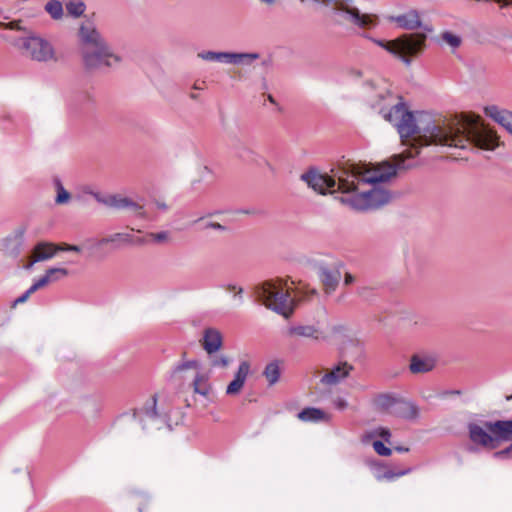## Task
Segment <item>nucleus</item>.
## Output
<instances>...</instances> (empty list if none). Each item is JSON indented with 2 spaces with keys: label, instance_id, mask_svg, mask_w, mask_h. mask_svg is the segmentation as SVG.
I'll use <instances>...</instances> for the list:
<instances>
[{
  "label": "nucleus",
  "instance_id": "obj_1",
  "mask_svg": "<svg viewBox=\"0 0 512 512\" xmlns=\"http://www.w3.org/2000/svg\"><path fill=\"white\" fill-rule=\"evenodd\" d=\"M368 102L400 135L404 151L395 154L393 163L388 161L377 165L354 163L355 177L349 181L348 191L340 201L354 210L364 211L379 208L390 202L391 193L378 184L396 175L397 168L404 161L420 153L424 146H448L467 148L474 146L494 150L498 146L497 137L487 129L475 115L461 114L454 117L435 115L429 112L413 113L391 93L386 81L366 83Z\"/></svg>",
  "mask_w": 512,
  "mask_h": 512
},
{
  "label": "nucleus",
  "instance_id": "obj_2",
  "mask_svg": "<svg viewBox=\"0 0 512 512\" xmlns=\"http://www.w3.org/2000/svg\"><path fill=\"white\" fill-rule=\"evenodd\" d=\"M290 290L286 281L275 279L257 286L255 293L258 300L262 301L267 308L288 318L293 313L297 301L308 299L316 294V290L309 287H297L294 290V296L291 295Z\"/></svg>",
  "mask_w": 512,
  "mask_h": 512
},
{
  "label": "nucleus",
  "instance_id": "obj_3",
  "mask_svg": "<svg viewBox=\"0 0 512 512\" xmlns=\"http://www.w3.org/2000/svg\"><path fill=\"white\" fill-rule=\"evenodd\" d=\"M353 165L354 163L347 162L342 166L333 168L330 175L310 169L301 175V180L319 194L340 192L342 196H345L350 184L349 181H352L355 177Z\"/></svg>",
  "mask_w": 512,
  "mask_h": 512
},
{
  "label": "nucleus",
  "instance_id": "obj_4",
  "mask_svg": "<svg viewBox=\"0 0 512 512\" xmlns=\"http://www.w3.org/2000/svg\"><path fill=\"white\" fill-rule=\"evenodd\" d=\"M12 44L23 57L31 61L44 64H55L59 61V55L52 43L38 35L19 37Z\"/></svg>",
  "mask_w": 512,
  "mask_h": 512
},
{
  "label": "nucleus",
  "instance_id": "obj_5",
  "mask_svg": "<svg viewBox=\"0 0 512 512\" xmlns=\"http://www.w3.org/2000/svg\"><path fill=\"white\" fill-rule=\"evenodd\" d=\"M426 35L422 33L405 34L393 41L374 40V42L401 58L406 65L410 64L409 57L419 54L425 46Z\"/></svg>",
  "mask_w": 512,
  "mask_h": 512
},
{
  "label": "nucleus",
  "instance_id": "obj_6",
  "mask_svg": "<svg viewBox=\"0 0 512 512\" xmlns=\"http://www.w3.org/2000/svg\"><path fill=\"white\" fill-rule=\"evenodd\" d=\"M81 60L86 70L96 71L119 66L122 57L112 49L107 41H104L89 50H83Z\"/></svg>",
  "mask_w": 512,
  "mask_h": 512
},
{
  "label": "nucleus",
  "instance_id": "obj_7",
  "mask_svg": "<svg viewBox=\"0 0 512 512\" xmlns=\"http://www.w3.org/2000/svg\"><path fill=\"white\" fill-rule=\"evenodd\" d=\"M174 374L183 380L191 378L194 392L204 397L209 396L211 386L208 382V375L201 371L200 363L197 360L180 363L175 367Z\"/></svg>",
  "mask_w": 512,
  "mask_h": 512
},
{
  "label": "nucleus",
  "instance_id": "obj_8",
  "mask_svg": "<svg viewBox=\"0 0 512 512\" xmlns=\"http://www.w3.org/2000/svg\"><path fill=\"white\" fill-rule=\"evenodd\" d=\"M197 57L209 62H219L233 65H250L253 61L260 58L258 53H238L224 51H201Z\"/></svg>",
  "mask_w": 512,
  "mask_h": 512
},
{
  "label": "nucleus",
  "instance_id": "obj_9",
  "mask_svg": "<svg viewBox=\"0 0 512 512\" xmlns=\"http://www.w3.org/2000/svg\"><path fill=\"white\" fill-rule=\"evenodd\" d=\"M97 202L116 210H128L136 215H142V205L132 199L120 194H103L100 192H89Z\"/></svg>",
  "mask_w": 512,
  "mask_h": 512
},
{
  "label": "nucleus",
  "instance_id": "obj_10",
  "mask_svg": "<svg viewBox=\"0 0 512 512\" xmlns=\"http://www.w3.org/2000/svg\"><path fill=\"white\" fill-rule=\"evenodd\" d=\"M77 39L80 47V54L83 50H89L104 41L106 39L98 30L95 22L91 19H84L80 22L77 30Z\"/></svg>",
  "mask_w": 512,
  "mask_h": 512
},
{
  "label": "nucleus",
  "instance_id": "obj_11",
  "mask_svg": "<svg viewBox=\"0 0 512 512\" xmlns=\"http://www.w3.org/2000/svg\"><path fill=\"white\" fill-rule=\"evenodd\" d=\"M25 234L26 227L24 225H19L3 237L0 240L1 254L7 258L17 259L23 248Z\"/></svg>",
  "mask_w": 512,
  "mask_h": 512
},
{
  "label": "nucleus",
  "instance_id": "obj_12",
  "mask_svg": "<svg viewBox=\"0 0 512 512\" xmlns=\"http://www.w3.org/2000/svg\"><path fill=\"white\" fill-rule=\"evenodd\" d=\"M352 370L353 366L351 364L340 362L331 369H327L320 382L327 386L336 385L347 378Z\"/></svg>",
  "mask_w": 512,
  "mask_h": 512
},
{
  "label": "nucleus",
  "instance_id": "obj_13",
  "mask_svg": "<svg viewBox=\"0 0 512 512\" xmlns=\"http://www.w3.org/2000/svg\"><path fill=\"white\" fill-rule=\"evenodd\" d=\"M134 418H139L140 422H143V429H147V425L151 428H159L162 420L156 411V398L152 397L151 400L139 411L135 412Z\"/></svg>",
  "mask_w": 512,
  "mask_h": 512
},
{
  "label": "nucleus",
  "instance_id": "obj_14",
  "mask_svg": "<svg viewBox=\"0 0 512 512\" xmlns=\"http://www.w3.org/2000/svg\"><path fill=\"white\" fill-rule=\"evenodd\" d=\"M468 432L470 440L476 445L487 448H495L497 446L494 441V436L486 429L485 422L483 426L470 423L468 425Z\"/></svg>",
  "mask_w": 512,
  "mask_h": 512
},
{
  "label": "nucleus",
  "instance_id": "obj_15",
  "mask_svg": "<svg viewBox=\"0 0 512 512\" xmlns=\"http://www.w3.org/2000/svg\"><path fill=\"white\" fill-rule=\"evenodd\" d=\"M318 275L327 294L335 291L342 277L341 271L335 266H321Z\"/></svg>",
  "mask_w": 512,
  "mask_h": 512
},
{
  "label": "nucleus",
  "instance_id": "obj_16",
  "mask_svg": "<svg viewBox=\"0 0 512 512\" xmlns=\"http://www.w3.org/2000/svg\"><path fill=\"white\" fill-rule=\"evenodd\" d=\"M287 334L289 337L295 339L306 338L315 341L327 340V337L324 335V332L314 325H294L288 329Z\"/></svg>",
  "mask_w": 512,
  "mask_h": 512
},
{
  "label": "nucleus",
  "instance_id": "obj_17",
  "mask_svg": "<svg viewBox=\"0 0 512 512\" xmlns=\"http://www.w3.org/2000/svg\"><path fill=\"white\" fill-rule=\"evenodd\" d=\"M485 427L494 436L495 444L499 441L512 440V419L495 422L486 421Z\"/></svg>",
  "mask_w": 512,
  "mask_h": 512
},
{
  "label": "nucleus",
  "instance_id": "obj_18",
  "mask_svg": "<svg viewBox=\"0 0 512 512\" xmlns=\"http://www.w3.org/2000/svg\"><path fill=\"white\" fill-rule=\"evenodd\" d=\"M436 359L428 354H414L411 357L409 369L413 374L427 373L433 370Z\"/></svg>",
  "mask_w": 512,
  "mask_h": 512
},
{
  "label": "nucleus",
  "instance_id": "obj_19",
  "mask_svg": "<svg viewBox=\"0 0 512 512\" xmlns=\"http://www.w3.org/2000/svg\"><path fill=\"white\" fill-rule=\"evenodd\" d=\"M250 372V364L248 361H242L234 375V379L228 384L226 394L237 395L242 390L247 376Z\"/></svg>",
  "mask_w": 512,
  "mask_h": 512
},
{
  "label": "nucleus",
  "instance_id": "obj_20",
  "mask_svg": "<svg viewBox=\"0 0 512 512\" xmlns=\"http://www.w3.org/2000/svg\"><path fill=\"white\" fill-rule=\"evenodd\" d=\"M486 116L493 119L495 122L503 126L507 131L512 134V112L500 109L496 105L486 106L484 108Z\"/></svg>",
  "mask_w": 512,
  "mask_h": 512
},
{
  "label": "nucleus",
  "instance_id": "obj_21",
  "mask_svg": "<svg viewBox=\"0 0 512 512\" xmlns=\"http://www.w3.org/2000/svg\"><path fill=\"white\" fill-rule=\"evenodd\" d=\"M202 345H203L204 350L209 355L214 354L222 347L221 333L214 328L206 329L204 332Z\"/></svg>",
  "mask_w": 512,
  "mask_h": 512
},
{
  "label": "nucleus",
  "instance_id": "obj_22",
  "mask_svg": "<svg viewBox=\"0 0 512 512\" xmlns=\"http://www.w3.org/2000/svg\"><path fill=\"white\" fill-rule=\"evenodd\" d=\"M392 415L403 419H416L419 416V408L412 402L398 398Z\"/></svg>",
  "mask_w": 512,
  "mask_h": 512
},
{
  "label": "nucleus",
  "instance_id": "obj_23",
  "mask_svg": "<svg viewBox=\"0 0 512 512\" xmlns=\"http://www.w3.org/2000/svg\"><path fill=\"white\" fill-rule=\"evenodd\" d=\"M399 27L407 30H414L421 26V20L416 10H410L393 18Z\"/></svg>",
  "mask_w": 512,
  "mask_h": 512
},
{
  "label": "nucleus",
  "instance_id": "obj_24",
  "mask_svg": "<svg viewBox=\"0 0 512 512\" xmlns=\"http://www.w3.org/2000/svg\"><path fill=\"white\" fill-rule=\"evenodd\" d=\"M57 251V245L41 242L34 247L32 254L35 256V260L39 262L52 258Z\"/></svg>",
  "mask_w": 512,
  "mask_h": 512
},
{
  "label": "nucleus",
  "instance_id": "obj_25",
  "mask_svg": "<svg viewBox=\"0 0 512 512\" xmlns=\"http://www.w3.org/2000/svg\"><path fill=\"white\" fill-rule=\"evenodd\" d=\"M397 401L398 398L390 394H380L375 398L374 403L377 409L392 415Z\"/></svg>",
  "mask_w": 512,
  "mask_h": 512
},
{
  "label": "nucleus",
  "instance_id": "obj_26",
  "mask_svg": "<svg viewBox=\"0 0 512 512\" xmlns=\"http://www.w3.org/2000/svg\"><path fill=\"white\" fill-rule=\"evenodd\" d=\"M134 237L133 235L129 233H115L110 236L104 237L100 239L97 243L98 246H103L109 243H116V244H132L134 243Z\"/></svg>",
  "mask_w": 512,
  "mask_h": 512
},
{
  "label": "nucleus",
  "instance_id": "obj_27",
  "mask_svg": "<svg viewBox=\"0 0 512 512\" xmlns=\"http://www.w3.org/2000/svg\"><path fill=\"white\" fill-rule=\"evenodd\" d=\"M349 328L343 324H335L329 327L327 332H324V335L327 337L326 341L334 340L341 341L344 338L349 337Z\"/></svg>",
  "mask_w": 512,
  "mask_h": 512
},
{
  "label": "nucleus",
  "instance_id": "obj_28",
  "mask_svg": "<svg viewBox=\"0 0 512 512\" xmlns=\"http://www.w3.org/2000/svg\"><path fill=\"white\" fill-rule=\"evenodd\" d=\"M281 367L279 361H272L265 366L263 375L270 386L276 384L280 378Z\"/></svg>",
  "mask_w": 512,
  "mask_h": 512
},
{
  "label": "nucleus",
  "instance_id": "obj_29",
  "mask_svg": "<svg viewBox=\"0 0 512 512\" xmlns=\"http://www.w3.org/2000/svg\"><path fill=\"white\" fill-rule=\"evenodd\" d=\"M297 417L299 420L304 422H317L323 420L325 418V414L320 409L309 407L299 412Z\"/></svg>",
  "mask_w": 512,
  "mask_h": 512
},
{
  "label": "nucleus",
  "instance_id": "obj_30",
  "mask_svg": "<svg viewBox=\"0 0 512 512\" xmlns=\"http://www.w3.org/2000/svg\"><path fill=\"white\" fill-rule=\"evenodd\" d=\"M45 11L53 18L54 20H59L63 17L64 11L62 3L58 0H50L45 5Z\"/></svg>",
  "mask_w": 512,
  "mask_h": 512
},
{
  "label": "nucleus",
  "instance_id": "obj_31",
  "mask_svg": "<svg viewBox=\"0 0 512 512\" xmlns=\"http://www.w3.org/2000/svg\"><path fill=\"white\" fill-rule=\"evenodd\" d=\"M54 185L57 193L55 203L58 205L67 204L71 199V194L63 187L59 179L54 181Z\"/></svg>",
  "mask_w": 512,
  "mask_h": 512
},
{
  "label": "nucleus",
  "instance_id": "obj_32",
  "mask_svg": "<svg viewBox=\"0 0 512 512\" xmlns=\"http://www.w3.org/2000/svg\"><path fill=\"white\" fill-rule=\"evenodd\" d=\"M66 9L71 16L79 17L85 11V4L80 0H71L66 3Z\"/></svg>",
  "mask_w": 512,
  "mask_h": 512
},
{
  "label": "nucleus",
  "instance_id": "obj_33",
  "mask_svg": "<svg viewBox=\"0 0 512 512\" xmlns=\"http://www.w3.org/2000/svg\"><path fill=\"white\" fill-rule=\"evenodd\" d=\"M210 364L213 367L226 368L230 364V358L225 355H210Z\"/></svg>",
  "mask_w": 512,
  "mask_h": 512
},
{
  "label": "nucleus",
  "instance_id": "obj_34",
  "mask_svg": "<svg viewBox=\"0 0 512 512\" xmlns=\"http://www.w3.org/2000/svg\"><path fill=\"white\" fill-rule=\"evenodd\" d=\"M46 275L50 276L51 282H55L68 275V270L65 268H50L46 271Z\"/></svg>",
  "mask_w": 512,
  "mask_h": 512
},
{
  "label": "nucleus",
  "instance_id": "obj_35",
  "mask_svg": "<svg viewBox=\"0 0 512 512\" xmlns=\"http://www.w3.org/2000/svg\"><path fill=\"white\" fill-rule=\"evenodd\" d=\"M442 40L452 48H457L461 44V38L451 32H444L442 34Z\"/></svg>",
  "mask_w": 512,
  "mask_h": 512
},
{
  "label": "nucleus",
  "instance_id": "obj_36",
  "mask_svg": "<svg viewBox=\"0 0 512 512\" xmlns=\"http://www.w3.org/2000/svg\"><path fill=\"white\" fill-rule=\"evenodd\" d=\"M373 448L375 452L381 456H390L392 451L390 448L386 447L381 441H374Z\"/></svg>",
  "mask_w": 512,
  "mask_h": 512
},
{
  "label": "nucleus",
  "instance_id": "obj_37",
  "mask_svg": "<svg viewBox=\"0 0 512 512\" xmlns=\"http://www.w3.org/2000/svg\"><path fill=\"white\" fill-rule=\"evenodd\" d=\"M50 276H47L46 274L42 277H40L31 287L30 292H36L37 290L45 287L47 284L51 283Z\"/></svg>",
  "mask_w": 512,
  "mask_h": 512
},
{
  "label": "nucleus",
  "instance_id": "obj_38",
  "mask_svg": "<svg viewBox=\"0 0 512 512\" xmlns=\"http://www.w3.org/2000/svg\"><path fill=\"white\" fill-rule=\"evenodd\" d=\"M410 471H411V469H406V470L399 471V472H393V471L389 470V471L384 472L382 477L378 476L377 478L379 480L382 478L387 479V480H393L397 477H401V476L408 474Z\"/></svg>",
  "mask_w": 512,
  "mask_h": 512
},
{
  "label": "nucleus",
  "instance_id": "obj_39",
  "mask_svg": "<svg viewBox=\"0 0 512 512\" xmlns=\"http://www.w3.org/2000/svg\"><path fill=\"white\" fill-rule=\"evenodd\" d=\"M0 28L3 29H10V30H23L22 21L21 20H14L10 21L8 23L0 22Z\"/></svg>",
  "mask_w": 512,
  "mask_h": 512
},
{
  "label": "nucleus",
  "instance_id": "obj_40",
  "mask_svg": "<svg viewBox=\"0 0 512 512\" xmlns=\"http://www.w3.org/2000/svg\"><path fill=\"white\" fill-rule=\"evenodd\" d=\"M151 240L156 242H166L169 239V233L166 231L158 232V233H150L148 235Z\"/></svg>",
  "mask_w": 512,
  "mask_h": 512
},
{
  "label": "nucleus",
  "instance_id": "obj_41",
  "mask_svg": "<svg viewBox=\"0 0 512 512\" xmlns=\"http://www.w3.org/2000/svg\"><path fill=\"white\" fill-rule=\"evenodd\" d=\"M511 454H512V444L509 447H507L506 449L495 452L493 454V457L496 459H505V458L510 457Z\"/></svg>",
  "mask_w": 512,
  "mask_h": 512
},
{
  "label": "nucleus",
  "instance_id": "obj_42",
  "mask_svg": "<svg viewBox=\"0 0 512 512\" xmlns=\"http://www.w3.org/2000/svg\"><path fill=\"white\" fill-rule=\"evenodd\" d=\"M58 251H72V252H81V247L77 245H69V244H61L57 245Z\"/></svg>",
  "mask_w": 512,
  "mask_h": 512
},
{
  "label": "nucleus",
  "instance_id": "obj_43",
  "mask_svg": "<svg viewBox=\"0 0 512 512\" xmlns=\"http://www.w3.org/2000/svg\"><path fill=\"white\" fill-rule=\"evenodd\" d=\"M204 229H215V230L225 231L226 227L218 222L208 221L204 224Z\"/></svg>",
  "mask_w": 512,
  "mask_h": 512
},
{
  "label": "nucleus",
  "instance_id": "obj_44",
  "mask_svg": "<svg viewBox=\"0 0 512 512\" xmlns=\"http://www.w3.org/2000/svg\"><path fill=\"white\" fill-rule=\"evenodd\" d=\"M225 289L229 292H234L235 297H238L241 300V294L243 293V289L241 287H237L234 284H228Z\"/></svg>",
  "mask_w": 512,
  "mask_h": 512
},
{
  "label": "nucleus",
  "instance_id": "obj_45",
  "mask_svg": "<svg viewBox=\"0 0 512 512\" xmlns=\"http://www.w3.org/2000/svg\"><path fill=\"white\" fill-rule=\"evenodd\" d=\"M374 433L375 435L382 437L386 442H389L391 433L387 428H378Z\"/></svg>",
  "mask_w": 512,
  "mask_h": 512
},
{
  "label": "nucleus",
  "instance_id": "obj_46",
  "mask_svg": "<svg viewBox=\"0 0 512 512\" xmlns=\"http://www.w3.org/2000/svg\"><path fill=\"white\" fill-rule=\"evenodd\" d=\"M33 293L34 292H30V288H29L23 295H21L20 297L15 299L14 305L25 303L28 300V298L30 297V295Z\"/></svg>",
  "mask_w": 512,
  "mask_h": 512
},
{
  "label": "nucleus",
  "instance_id": "obj_47",
  "mask_svg": "<svg viewBox=\"0 0 512 512\" xmlns=\"http://www.w3.org/2000/svg\"><path fill=\"white\" fill-rule=\"evenodd\" d=\"M38 262V260H35V256L32 254L31 256H29L27 258V262L26 263H23V268L25 269H31L33 267V265Z\"/></svg>",
  "mask_w": 512,
  "mask_h": 512
},
{
  "label": "nucleus",
  "instance_id": "obj_48",
  "mask_svg": "<svg viewBox=\"0 0 512 512\" xmlns=\"http://www.w3.org/2000/svg\"><path fill=\"white\" fill-rule=\"evenodd\" d=\"M355 281V277L350 274V273H346L345 274V277H344V285H350L352 284L353 282Z\"/></svg>",
  "mask_w": 512,
  "mask_h": 512
},
{
  "label": "nucleus",
  "instance_id": "obj_49",
  "mask_svg": "<svg viewBox=\"0 0 512 512\" xmlns=\"http://www.w3.org/2000/svg\"><path fill=\"white\" fill-rule=\"evenodd\" d=\"M370 292H371V289L369 287H361L358 290V294L361 297H367Z\"/></svg>",
  "mask_w": 512,
  "mask_h": 512
},
{
  "label": "nucleus",
  "instance_id": "obj_50",
  "mask_svg": "<svg viewBox=\"0 0 512 512\" xmlns=\"http://www.w3.org/2000/svg\"><path fill=\"white\" fill-rule=\"evenodd\" d=\"M495 1L503 7L512 5V0H495Z\"/></svg>",
  "mask_w": 512,
  "mask_h": 512
},
{
  "label": "nucleus",
  "instance_id": "obj_51",
  "mask_svg": "<svg viewBox=\"0 0 512 512\" xmlns=\"http://www.w3.org/2000/svg\"><path fill=\"white\" fill-rule=\"evenodd\" d=\"M135 495L141 497L145 501H148L150 499V497L144 492H135Z\"/></svg>",
  "mask_w": 512,
  "mask_h": 512
},
{
  "label": "nucleus",
  "instance_id": "obj_52",
  "mask_svg": "<svg viewBox=\"0 0 512 512\" xmlns=\"http://www.w3.org/2000/svg\"><path fill=\"white\" fill-rule=\"evenodd\" d=\"M337 406L340 408V409H344L346 406H347V403L344 401V400H339Z\"/></svg>",
  "mask_w": 512,
  "mask_h": 512
},
{
  "label": "nucleus",
  "instance_id": "obj_53",
  "mask_svg": "<svg viewBox=\"0 0 512 512\" xmlns=\"http://www.w3.org/2000/svg\"><path fill=\"white\" fill-rule=\"evenodd\" d=\"M395 450L398 452H408L409 448L399 446V447H395Z\"/></svg>",
  "mask_w": 512,
  "mask_h": 512
},
{
  "label": "nucleus",
  "instance_id": "obj_54",
  "mask_svg": "<svg viewBox=\"0 0 512 512\" xmlns=\"http://www.w3.org/2000/svg\"><path fill=\"white\" fill-rule=\"evenodd\" d=\"M460 394V391L459 390H453V391H449V392H445L444 395H458Z\"/></svg>",
  "mask_w": 512,
  "mask_h": 512
},
{
  "label": "nucleus",
  "instance_id": "obj_55",
  "mask_svg": "<svg viewBox=\"0 0 512 512\" xmlns=\"http://www.w3.org/2000/svg\"><path fill=\"white\" fill-rule=\"evenodd\" d=\"M145 509H146V507H145V505H143V504H140V505L138 506V512H145Z\"/></svg>",
  "mask_w": 512,
  "mask_h": 512
},
{
  "label": "nucleus",
  "instance_id": "obj_56",
  "mask_svg": "<svg viewBox=\"0 0 512 512\" xmlns=\"http://www.w3.org/2000/svg\"><path fill=\"white\" fill-rule=\"evenodd\" d=\"M262 2L266 3V4H273L275 2V0H261Z\"/></svg>",
  "mask_w": 512,
  "mask_h": 512
},
{
  "label": "nucleus",
  "instance_id": "obj_57",
  "mask_svg": "<svg viewBox=\"0 0 512 512\" xmlns=\"http://www.w3.org/2000/svg\"><path fill=\"white\" fill-rule=\"evenodd\" d=\"M268 99H269V101H270L271 103H274V102H275L274 98H273L271 95H269Z\"/></svg>",
  "mask_w": 512,
  "mask_h": 512
},
{
  "label": "nucleus",
  "instance_id": "obj_58",
  "mask_svg": "<svg viewBox=\"0 0 512 512\" xmlns=\"http://www.w3.org/2000/svg\"><path fill=\"white\" fill-rule=\"evenodd\" d=\"M204 171H209L208 167L203 168Z\"/></svg>",
  "mask_w": 512,
  "mask_h": 512
}]
</instances>
